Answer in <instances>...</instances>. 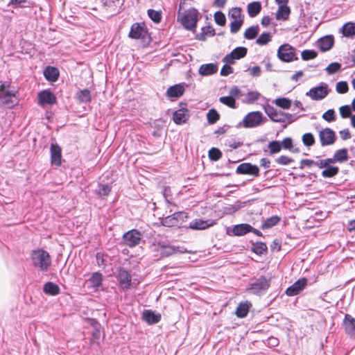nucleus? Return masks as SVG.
Returning <instances> with one entry per match:
<instances>
[{
  "label": "nucleus",
  "instance_id": "21",
  "mask_svg": "<svg viewBox=\"0 0 355 355\" xmlns=\"http://www.w3.org/2000/svg\"><path fill=\"white\" fill-rule=\"evenodd\" d=\"M334 37L331 35H327L320 38L318 41V45L322 51H327L331 49L334 45Z\"/></svg>",
  "mask_w": 355,
  "mask_h": 355
},
{
  "label": "nucleus",
  "instance_id": "28",
  "mask_svg": "<svg viewBox=\"0 0 355 355\" xmlns=\"http://www.w3.org/2000/svg\"><path fill=\"white\" fill-rule=\"evenodd\" d=\"M261 10V4L259 1H254L248 5V12L250 17L257 16Z\"/></svg>",
  "mask_w": 355,
  "mask_h": 355
},
{
  "label": "nucleus",
  "instance_id": "24",
  "mask_svg": "<svg viewBox=\"0 0 355 355\" xmlns=\"http://www.w3.org/2000/svg\"><path fill=\"white\" fill-rule=\"evenodd\" d=\"M142 318L148 324L157 323L161 319L160 315H157L150 310L144 311Z\"/></svg>",
  "mask_w": 355,
  "mask_h": 355
},
{
  "label": "nucleus",
  "instance_id": "48",
  "mask_svg": "<svg viewBox=\"0 0 355 355\" xmlns=\"http://www.w3.org/2000/svg\"><path fill=\"white\" fill-rule=\"evenodd\" d=\"M222 157L221 152L216 148H211L209 150V157L211 160L217 161Z\"/></svg>",
  "mask_w": 355,
  "mask_h": 355
},
{
  "label": "nucleus",
  "instance_id": "32",
  "mask_svg": "<svg viewBox=\"0 0 355 355\" xmlns=\"http://www.w3.org/2000/svg\"><path fill=\"white\" fill-rule=\"evenodd\" d=\"M348 153L347 150L346 148H343L340 150H338L334 153V157L332 158L334 160V162H344L348 160Z\"/></svg>",
  "mask_w": 355,
  "mask_h": 355
},
{
  "label": "nucleus",
  "instance_id": "19",
  "mask_svg": "<svg viewBox=\"0 0 355 355\" xmlns=\"http://www.w3.org/2000/svg\"><path fill=\"white\" fill-rule=\"evenodd\" d=\"M345 332L351 337L355 338V319L347 314L343 322Z\"/></svg>",
  "mask_w": 355,
  "mask_h": 355
},
{
  "label": "nucleus",
  "instance_id": "50",
  "mask_svg": "<svg viewBox=\"0 0 355 355\" xmlns=\"http://www.w3.org/2000/svg\"><path fill=\"white\" fill-rule=\"evenodd\" d=\"M243 23V19L232 20L230 23V31L232 33H237L240 30Z\"/></svg>",
  "mask_w": 355,
  "mask_h": 355
},
{
  "label": "nucleus",
  "instance_id": "26",
  "mask_svg": "<svg viewBox=\"0 0 355 355\" xmlns=\"http://www.w3.org/2000/svg\"><path fill=\"white\" fill-rule=\"evenodd\" d=\"M291 13V9L286 5H281L279 6L276 13V19L277 20H287Z\"/></svg>",
  "mask_w": 355,
  "mask_h": 355
},
{
  "label": "nucleus",
  "instance_id": "41",
  "mask_svg": "<svg viewBox=\"0 0 355 355\" xmlns=\"http://www.w3.org/2000/svg\"><path fill=\"white\" fill-rule=\"evenodd\" d=\"M275 103L279 107L288 109L291 105V101L286 98H279L275 99Z\"/></svg>",
  "mask_w": 355,
  "mask_h": 355
},
{
  "label": "nucleus",
  "instance_id": "63",
  "mask_svg": "<svg viewBox=\"0 0 355 355\" xmlns=\"http://www.w3.org/2000/svg\"><path fill=\"white\" fill-rule=\"evenodd\" d=\"M232 72L233 69L230 66L225 64L222 67L220 70V75L226 76L232 73Z\"/></svg>",
  "mask_w": 355,
  "mask_h": 355
},
{
  "label": "nucleus",
  "instance_id": "35",
  "mask_svg": "<svg viewBox=\"0 0 355 355\" xmlns=\"http://www.w3.org/2000/svg\"><path fill=\"white\" fill-rule=\"evenodd\" d=\"M259 31V28L258 26H253L248 28L244 33L245 38L248 40L254 39L258 35Z\"/></svg>",
  "mask_w": 355,
  "mask_h": 355
},
{
  "label": "nucleus",
  "instance_id": "22",
  "mask_svg": "<svg viewBox=\"0 0 355 355\" xmlns=\"http://www.w3.org/2000/svg\"><path fill=\"white\" fill-rule=\"evenodd\" d=\"M218 66L214 63L202 64L199 68V73L202 76H209L216 73Z\"/></svg>",
  "mask_w": 355,
  "mask_h": 355
},
{
  "label": "nucleus",
  "instance_id": "38",
  "mask_svg": "<svg viewBox=\"0 0 355 355\" xmlns=\"http://www.w3.org/2000/svg\"><path fill=\"white\" fill-rule=\"evenodd\" d=\"M229 17L231 20L243 19L240 8H233L229 11Z\"/></svg>",
  "mask_w": 355,
  "mask_h": 355
},
{
  "label": "nucleus",
  "instance_id": "56",
  "mask_svg": "<svg viewBox=\"0 0 355 355\" xmlns=\"http://www.w3.org/2000/svg\"><path fill=\"white\" fill-rule=\"evenodd\" d=\"M351 107L349 105L341 106L339 109L340 116L343 118H348L352 116L351 115Z\"/></svg>",
  "mask_w": 355,
  "mask_h": 355
},
{
  "label": "nucleus",
  "instance_id": "12",
  "mask_svg": "<svg viewBox=\"0 0 355 355\" xmlns=\"http://www.w3.org/2000/svg\"><path fill=\"white\" fill-rule=\"evenodd\" d=\"M236 172L238 174H249L257 177L259 174V169L256 165H252L250 163H243L237 166Z\"/></svg>",
  "mask_w": 355,
  "mask_h": 355
},
{
  "label": "nucleus",
  "instance_id": "8",
  "mask_svg": "<svg viewBox=\"0 0 355 355\" xmlns=\"http://www.w3.org/2000/svg\"><path fill=\"white\" fill-rule=\"evenodd\" d=\"M269 286V281L265 277L261 276L250 284L248 291L257 295L266 291Z\"/></svg>",
  "mask_w": 355,
  "mask_h": 355
},
{
  "label": "nucleus",
  "instance_id": "29",
  "mask_svg": "<svg viewBox=\"0 0 355 355\" xmlns=\"http://www.w3.org/2000/svg\"><path fill=\"white\" fill-rule=\"evenodd\" d=\"M245 202L239 201L236 202L233 205H227L223 208V213L225 214H232L245 206Z\"/></svg>",
  "mask_w": 355,
  "mask_h": 355
},
{
  "label": "nucleus",
  "instance_id": "55",
  "mask_svg": "<svg viewBox=\"0 0 355 355\" xmlns=\"http://www.w3.org/2000/svg\"><path fill=\"white\" fill-rule=\"evenodd\" d=\"M293 162V159L288 156L282 155L276 159V162L278 164L286 166L290 164Z\"/></svg>",
  "mask_w": 355,
  "mask_h": 355
},
{
  "label": "nucleus",
  "instance_id": "58",
  "mask_svg": "<svg viewBox=\"0 0 355 355\" xmlns=\"http://www.w3.org/2000/svg\"><path fill=\"white\" fill-rule=\"evenodd\" d=\"M322 118L328 122H331V121H335L336 118H335L334 110H328L327 112H325L322 114Z\"/></svg>",
  "mask_w": 355,
  "mask_h": 355
},
{
  "label": "nucleus",
  "instance_id": "54",
  "mask_svg": "<svg viewBox=\"0 0 355 355\" xmlns=\"http://www.w3.org/2000/svg\"><path fill=\"white\" fill-rule=\"evenodd\" d=\"M336 92L339 94H345L348 91V85L345 81H340L336 84Z\"/></svg>",
  "mask_w": 355,
  "mask_h": 355
},
{
  "label": "nucleus",
  "instance_id": "5",
  "mask_svg": "<svg viewBox=\"0 0 355 355\" xmlns=\"http://www.w3.org/2000/svg\"><path fill=\"white\" fill-rule=\"evenodd\" d=\"M243 125L245 128H254L263 123V114L256 111L248 113L243 119Z\"/></svg>",
  "mask_w": 355,
  "mask_h": 355
},
{
  "label": "nucleus",
  "instance_id": "43",
  "mask_svg": "<svg viewBox=\"0 0 355 355\" xmlns=\"http://www.w3.org/2000/svg\"><path fill=\"white\" fill-rule=\"evenodd\" d=\"M219 101L221 103L226 105L231 108L236 107L235 98H232V96H222L219 98Z\"/></svg>",
  "mask_w": 355,
  "mask_h": 355
},
{
  "label": "nucleus",
  "instance_id": "60",
  "mask_svg": "<svg viewBox=\"0 0 355 355\" xmlns=\"http://www.w3.org/2000/svg\"><path fill=\"white\" fill-rule=\"evenodd\" d=\"M281 143L282 148L291 150L293 148V141L290 137H286L283 139Z\"/></svg>",
  "mask_w": 355,
  "mask_h": 355
},
{
  "label": "nucleus",
  "instance_id": "31",
  "mask_svg": "<svg viewBox=\"0 0 355 355\" xmlns=\"http://www.w3.org/2000/svg\"><path fill=\"white\" fill-rule=\"evenodd\" d=\"M341 33L345 37H352L355 35V23L347 22L345 24L342 28Z\"/></svg>",
  "mask_w": 355,
  "mask_h": 355
},
{
  "label": "nucleus",
  "instance_id": "49",
  "mask_svg": "<svg viewBox=\"0 0 355 355\" xmlns=\"http://www.w3.org/2000/svg\"><path fill=\"white\" fill-rule=\"evenodd\" d=\"M148 17L155 23H159L161 21V12L153 9L148 10Z\"/></svg>",
  "mask_w": 355,
  "mask_h": 355
},
{
  "label": "nucleus",
  "instance_id": "3",
  "mask_svg": "<svg viewBox=\"0 0 355 355\" xmlns=\"http://www.w3.org/2000/svg\"><path fill=\"white\" fill-rule=\"evenodd\" d=\"M277 57L279 60L286 62L298 60L296 49L288 44H284L279 47Z\"/></svg>",
  "mask_w": 355,
  "mask_h": 355
},
{
  "label": "nucleus",
  "instance_id": "39",
  "mask_svg": "<svg viewBox=\"0 0 355 355\" xmlns=\"http://www.w3.org/2000/svg\"><path fill=\"white\" fill-rule=\"evenodd\" d=\"M219 118V114L214 109L210 110L207 114V121L209 124L215 123Z\"/></svg>",
  "mask_w": 355,
  "mask_h": 355
},
{
  "label": "nucleus",
  "instance_id": "18",
  "mask_svg": "<svg viewBox=\"0 0 355 355\" xmlns=\"http://www.w3.org/2000/svg\"><path fill=\"white\" fill-rule=\"evenodd\" d=\"M117 279L121 288L123 289H128L130 288L131 277L127 270L123 269L119 270Z\"/></svg>",
  "mask_w": 355,
  "mask_h": 355
},
{
  "label": "nucleus",
  "instance_id": "7",
  "mask_svg": "<svg viewBox=\"0 0 355 355\" xmlns=\"http://www.w3.org/2000/svg\"><path fill=\"white\" fill-rule=\"evenodd\" d=\"M142 235L137 230H132L125 233L123 236L124 244L132 248L139 244Z\"/></svg>",
  "mask_w": 355,
  "mask_h": 355
},
{
  "label": "nucleus",
  "instance_id": "16",
  "mask_svg": "<svg viewBox=\"0 0 355 355\" xmlns=\"http://www.w3.org/2000/svg\"><path fill=\"white\" fill-rule=\"evenodd\" d=\"M38 101L40 105H53L56 103L55 95L48 90H44L39 93Z\"/></svg>",
  "mask_w": 355,
  "mask_h": 355
},
{
  "label": "nucleus",
  "instance_id": "1",
  "mask_svg": "<svg viewBox=\"0 0 355 355\" xmlns=\"http://www.w3.org/2000/svg\"><path fill=\"white\" fill-rule=\"evenodd\" d=\"M31 259L33 266L42 271H46L51 263L49 254L43 250L33 251L31 254Z\"/></svg>",
  "mask_w": 355,
  "mask_h": 355
},
{
  "label": "nucleus",
  "instance_id": "53",
  "mask_svg": "<svg viewBox=\"0 0 355 355\" xmlns=\"http://www.w3.org/2000/svg\"><path fill=\"white\" fill-rule=\"evenodd\" d=\"M214 19H215L216 23L220 26H224L225 24V21H226L225 16L220 11H218L215 13Z\"/></svg>",
  "mask_w": 355,
  "mask_h": 355
},
{
  "label": "nucleus",
  "instance_id": "9",
  "mask_svg": "<svg viewBox=\"0 0 355 355\" xmlns=\"http://www.w3.org/2000/svg\"><path fill=\"white\" fill-rule=\"evenodd\" d=\"M319 137L322 146H329L335 142L336 133L332 129L327 128L320 131Z\"/></svg>",
  "mask_w": 355,
  "mask_h": 355
},
{
  "label": "nucleus",
  "instance_id": "59",
  "mask_svg": "<svg viewBox=\"0 0 355 355\" xmlns=\"http://www.w3.org/2000/svg\"><path fill=\"white\" fill-rule=\"evenodd\" d=\"M259 96L260 94L257 92H249L246 96L248 103H253L258 100Z\"/></svg>",
  "mask_w": 355,
  "mask_h": 355
},
{
  "label": "nucleus",
  "instance_id": "17",
  "mask_svg": "<svg viewBox=\"0 0 355 355\" xmlns=\"http://www.w3.org/2000/svg\"><path fill=\"white\" fill-rule=\"evenodd\" d=\"M214 223L211 220H202L200 218H197L193 220L189 223V228L192 230H205L211 226H212Z\"/></svg>",
  "mask_w": 355,
  "mask_h": 355
},
{
  "label": "nucleus",
  "instance_id": "14",
  "mask_svg": "<svg viewBox=\"0 0 355 355\" xmlns=\"http://www.w3.org/2000/svg\"><path fill=\"white\" fill-rule=\"evenodd\" d=\"M147 35L146 28L138 23L132 25L129 33V37L132 39H144Z\"/></svg>",
  "mask_w": 355,
  "mask_h": 355
},
{
  "label": "nucleus",
  "instance_id": "36",
  "mask_svg": "<svg viewBox=\"0 0 355 355\" xmlns=\"http://www.w3.org/2000/svg\"><path fill=\"white\" fill-rule=\"evenodd\" d=\"M339 168L337 166H328L322 172L324 178H331L338 174Z\"/></svg>",
  "mask_w": 355,
  "mask_h": 355
},
{
  "label": "nucleus",
  "instance_id": "25",
  "mask_svg": "<svg viewBox=\"0 0 355 355\" xmlns=\"http://www.w3.org/2000/svg\"><path fill=\"white\" fill-rule=\"evenodd\" d=\"M253 230V227L250 225L242 223L235 225L232 231L234 234L236 236H243L250 232V230Z\"/></svg>",
  "mask_w": 355,
  "mask_h": 355
},
{
  "label": "nucleus",
  "instance_id": "51",
  "mask_svg": "<svg viewBox=\"0 0 355 355\" xmlns=\"http://www.w3.org/2000/svg\"><path fill=\"white\" fill-rule=\"evenodd\" d=\"M340 69L341 64L340 63L332 62L327 67L326 71L328 74H333L340 71Z\"/></svg>",
  "mask_w": 355,
  "mask_h": 355
},
{
  "label": "nucleus",
  "instance_id": "4",
  "mask_svg": "<svg viewBox=\"0 0 355 355\" xmlns=\"http://www.w3.org/2000/svg\"><path fill=\"white\" fill-rule=\"evenodd\" d=\"M327 84L321 83L319 85L312 87L306 93V96L310 97L312 100L320 101L324 98L329 94Z\"/></svg>",
  "mask_w": 355,
  "mask_h": 355
},
{
  "label": "nucleus",
  "instance_id": "10",
  "mask_svg": "<svg viewBox=\"0 0 355 355\" xmlns=\"http://www.w3.org/2000/svg\"><path fill=\"white\" fill-rule=\"evenodd\" d=\"M248 49L245 47H236L230 53L226 55L223 60L227 64H234L235 60L244 58L246 55Z\"/></svg>",
  "mask_w": 355,
  "mask_h": 355
},
{
  "label": "nucleus",
  "instance_id": "20",
  "mask_svg": "<svg viewBox=\"0 0 355 355\" xmlns=\"http://www.w3.org/2000/svg\"><path fill=\"white\" fill-rule=\"evenodd\" d=\"M189 118V111L186 108H181L176 110L173 116V121L178 125L187 121Z\"/></svg>",
  "mask_w": 355,
  "mask_h": 355
},
{
  "label": "nucleus",
  "instance_id": "6",
  "mask_svg": "<svg viewBox=\"0 0 355 355\" xmlns=\"http://www.w3.org/2000/svg\"><path fill=\"white\" fill-rule=\"evenodd\" d=\"M263 109L270 119L275 122H285L290 116H291L290 114L277 111L270 105H265Z\"/></svg>",
  "mask_w": 355,
  "mask_h": 355
},
{
  "label": "nucleus",
  "instance_id": "13",
  "mask_svg": "<svg viewBox=\"0 0 355 355\" xmlns=\"http://www.w3.org/2000/svg\"><path fill=\"white\" fill-rule=\"evenodd\" d=\"M306 284L307 279L306 278H301L289 286L285 293L288 296L296 295L305 288Z\"/></svg>",
  "mask_w": 355,
  "mask_h": 355
},
{
  "label": "nucleus",
  "instance_id": "40",
  "mask_svg": "<svg viewBox=\"0 0 355 355\" xmlns=\"http://www.w3.org/2000/svg\"><path fill=\"white\" fill-rule=\"evenodd\" d=\"M268 147L270 150V155L278 153L281 151L282 149L281 143L279 141H270L268 144Z\"/></svg>",
  "mask_w": 355,
  "mask_h": 355
},
{
  "label": "nucleus",
  "instance_id": "37",
  "mask_svg": "<svg viewBox=\"0 0 355 355\" xmlns=\"http://www.w3.org/2000/svg\"><path fill=\"white\" fill-rule=\"evenodd\" d=\"M89 282L93 287H99L102 282V275L99 272H94L89 279Z\"/></svg>",
  "mask_w": 355,
  "mask_h": 355
},
{
  "label": "nucleus",
  "instance_id": "34",
  "mask_svg": "<svg viewBox=\"0 0 355 355\" xmlns=\"http://www.w3.org/2000/svg\"><path fill=\"white\" fill-rule=\"evenodd\" d=\"M105 7H107L110 11H116V9L122 5L121 0H101Z\"/></svg>",
  "mask_w": 355,
  "mask_h": 355
},
{
  "label": "nucleus",
  "instance_id": "42",
  "mask_svg": "<svg viewBox=\"0 0 355 355\" xmlns=\"http://www.w3.org/2000/svg\"><path fill=\"white\" fill-rule=\"evenodd\" d=\"M271 40V34L270 33H263L257 39V44L261 46L268 44Z\"/></svg>",
  "mask_w": 355,
  "mask_h": 355
},
{
  "label": "nucleus",
  "instance_id": "45",
  "mask_svg": "<svg viewBox=\"0 0 355 355\" xmlns=\"http://www.w3.org/2000/svg\"><path fill=\"white\" fill-rule=\"evenodd\" d=\"M249 307L246 304H240L236 309V314L240 318H243L248 313Z\"/></svg>",
  "mask_w": 355,
  "mask_h": 355
},
{
  "label": "nucleus",
  "instance_id": "52",
  "mask_svg": "<svg viewBox=\"0 0 355 355\" xmlns=\"http://www.w3.org/2000/svg\"><path fill=\"white\" fill-rule=\"evenodd\" d=\"M302 58L304 60L314 59L317 56V53L313 50H304L301 53Z\"/></svg>",
  "mask_w": 355,
  "mask_h": 355
},
{
  "label": "nucleus",
  "instance_id": "57",
  "mask_svg": "<svg viewBox=\"0 0 355 355\" xmlns=\"http://www.w3.org/2000/svg\"><path fill=\"white\" fill-rule=\"evenodd\" d=\"M6 87V84L0 83V98H10V97L14 96V94L12 93H11L10 92L5 91Z\"/></svg>",
  "mask_w": 355,
  "mask_h": 355
},
{
  "label": "nucleus",
  "instance_id": "30",
  "mask_svg": "<svg viewBox=\"0 0 355 355\" xmlns=\"http://www.w3.org/2000/svg\"><path fill=\"white\" fill-rule=\"evenodd\" d=\"M43 290L46 294H48L50 295H56L60 293L59 286L53 282L46 283L44 285Z\"/></svg>",
  "mask_w": 355,
  "mask_h": 355
},
{
  "label": "nucleus",
  "instance_id": "47",
  "mask_svg": "<svg viewBox=\"0 0 355 355\" xmlns=\"http://www.w3.org/2000/svg\"><path fill=\"white\" fill-rule=\"evenodd\" d=\"M78 97L80 101L87 103L91 101L90 92L88 89L81 90L78 94Z\"/></svg>",
  "mask_w": 355,
  "mask_h": 355
},
{
  "label": "nucleus",
  "instance_id": "61",
  "mask_svg": "<svg viewBox=\"0 0 355 355\" xmlns=\"http://www.w3.org/2000/svg\"><path fill=\"white\" fill-rule=\"evenodd\" d=\"M331 163H334L332 158L326 159L324 160H320L318 162H316L315 166H318L319 168H322L324 167H328L329 165Z\"/></svg>",
  "mask_w": 355,
  "mask_h": 355
},
{
  "label": "nucleus",
  "instance_id": "46",
  "mask_svg": "<svg viewBox=\"0 0 355 355\" xmlns=\"http://www.w3.org/2000/svg\"><path fill=\"white\" fill-rule=\"evenodd\" d=\"M252 250L257 254H262L267 250V246L263 243L257 242L253 244Z\"/></svg>",
  "mask_w": 355,
  "mask_h": 355
},
{
  "label": "nucleus",
  "instance_id": "33",
  "mask_svg": "<svg viewBox=\"0 0 355 355\" xmlns=\"http://www.w3.org/2000/svg\"><path fill=\"white\" fill-rule=\"evenodd\" d=\"M280 217L277 216H273L267 218L264 223L261 225V228L262 230L269 229L278 224L280 221Z\"/></svg>",
  "mask_w": 355,
  "mask_h": 355
},
{
  "label": "nucleus",
  "instance_id": "27",
  "mask_svg": "<svg viewBox=\"0 0 355 355\" xmlns=\"http://www.w3.org/2000/svg\"><path fill=\"white\" fill-rule=\"evenodd\" d=\"M44 75L48 80L55 82L59 77V71L55 67H48L44 70Z\"/></svg>",
  "mask_w": 355,
  "mask_h": 355
},
{
  "label": "nucleus",
  "instance_id": "64",
  "mask_svg": "<svg viewBox=\"0 0 355 355\" xmlns=\"http://www.w3.org/2000/svg\"><path fill=\"white\" fill-rule=\"evenodd\" d=\"M111 189L110 187L108 185H101L100 187V189L98 191V193L101 196H107L109 193L110 192Z\"/></svg>",
  "mask_w": 355,
  "mask_h": 355
},
{
  "label": "nucleus",
  "instance_id": "11",
  "mask_svg": "<svg viewBox=\"0 0 355 355\" xmlns=\"http://www.w3.org/2000/svg\"><path fill=\"white\" fill-rule=\"evenodd\" d=\"M187 217V216L185 212H176L164 218L162 221V224L166 227L176 226L179 224L180 221L184 220Z\"/></svg>",
  "mask_w": 355,
  "mask_h": 355
},
{
  "label": "nucleus",
  "instance_id": "44",
  "mask_svg": "<svg viewBox=\"0 0 355 355\" xmlns=\"http://www.w3.org/2000/svg\"><path fill=\"white\" fill-rule=\"evenodd\" d=\"M302 142L306 146H311L315 144V138L311 133H305L302 137Z\"/></svg>",
  "mask_w": 355,
  "mask_h": 355
},
{
  "label": "nucleus",
  "instance_id": "23",
  "mask_svg": "<svg viewBox=\"0 0 355 355\" xmlns=\"http://www.w3.org/2000/svg\"><path fill=\"white\" fill-rule=\"evenodd\" d=\"M184 91V87L182 85L178 84L170 87L167 91V95L171 98H179L180 97Z\"/></svg>",
  "mask_w": 355,
  "mask_h": 355
},
{
  "label": "nucleus",
  "instance_id": "15",
  "mask_svg": "<svg viewBox=\"0 0 355 355\" xmlns=\"http://www.w3.org/2000/svg\"><path fill=\"white\" fill-rule=\"evenodd\" d=\"M51 161L53 165L60 166L62 163L61 148L57 144H51Z\"/></svg>",
  "mask_w": 355,
  "mask_h": 355
},
{
  "label": "nucleus",
  "instance_id": "62",
  "mask_svg": "<svg viewBox=\"0 0 355 355\" xmlns=\"http://www.w3.org/2000/svg\"><path fill=\"white\" fill-rule=\"evenodd\" d=\"M202 40H205V35H209V36H213L215 35V31L213 28L211 27H206V28H202Z\"/></svg>",
  "mask_w": 355,
  "mask_h": 355
},
{
  "label": "nucleus",
  "instance_id": "2",
  "mask_svg": "<svg viewBox=\"0 0 355 355\" xmlns=\"http://www.w3.org/2000/svg\"><path fill=\"white\" fill-rule=\"evenodd\" d=\"M198 12L195 8L186 10L182 16H178V20L187 30L196 28L198 21Z\"/></svg>",
  "mask_w": 355,
  "mask_h": 355
}]
</instances>
